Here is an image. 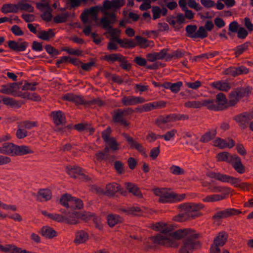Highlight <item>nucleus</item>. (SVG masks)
<instances>
[{
	"label": "nucleus",
	"instance_id": "4468645a",
	"mask_svg": "<svg viewBox=\"0 0 253 253\" xmlns=\"http://www.w3.org/2000/svg\"><path fill=\"white\" fill-rule=\"evenodd\" d=\"M121 101L124 106H127L143 103L145 101V99L143 97L139 96H124L122 98Z\"/></svg>",
	"mask_w": 253,
	"mask_h": 253
},
{
	"label": "nucleus",
	"instance_id": "de8ad7c7",
	"mask_svg": "<svg viewBox=\"0 0 253 253\" xmlns=\"http://www.w3.org/2000/svg\"><path fill=\"white\" fill-rule=\"evenodd\" d=\"M224 196L215 194L207 196L205 198L203 199V201L205 202H213L221 200L224 199Z\"/></svg>",
	"mask_w": 253,
	"mask_h": 253
},
{
	"label": "nucleus",
	"instance_id": "79ce46f5",
	"mask_svg": "<svg viewBox=\"0 0 253 253\" xmlns=\"http://www.w3.org/2000/svg\"><path fill=\"white\" fill-rule=\"evenodd\" d=\"M170 172L173 175H184L185 173V170L178 166L172 165L169 168Z\"/></svg>",
	"mask_w": 253,
	"mask_h": 253
},
{
	"label": "nucleus",
	"instance_id": "58836bf2",
	"mask_svg": "<svg viewBox=\"0 0 253 253\" xmlns=\"http://www.w3.org/2000/svg\"><path fill=\"white\" fill-rule=\"evenodd\" d=\"M211 85L219 90L224 91H228L230 88V85L228 83L220 81L213 82Z\"/></svg>",
	"mask_w": 253,
	"mask_h": 253
},
{
	"label": "nucleus",
	"instance_id": "c85d7f7f",
	"mask_svg": "<svg viewBox=\"0 0 253 253\" xmlns=\"http://www.w3.org/2000/svg\"><path fill=\"white\" fill-rule=\"evenodd\" d=\"M125 185L126 188L128 190L129 192L138 197H142V194L136 184L131 182H126L125 183Z\"/></svg>",
	"mask_w": 253,
	"mask_h": 253
},
{
	"label": "nucleus",
	"instance_id": "f704fd0d",
	"mask_svg": "<svg viewBox=\"0 0 253 253\" xmlns=\"http://www.w3.org/2000/svg\"><path fill=\"white\" fill-rule=\"evenodd\" d=\"M28 0H21L17 4L18 11L20 10L26 11L29 12H34V7L32 6L31 4L26 2Z\"/></svg>",
	"mask_w": 253,
	"mask_h": 253
},
{
	"label": "nucleus",
	"instance_id": "3c124183",
	"mask_svg": "<svg viewBox=\"0 0 253 253\" xmlns=\"http://www.w3.org/2000/svg\"><path fill=\"white\" fill-rule=\"evenodd\" d=\"M106 143L109 148L114 152L119 149V144L114 137H111L110 139Z\"/></svg>",
	"mask_w": 253,
	"mask_h": 253
},
{
	"label": "nucleus",
	"instance_id": "864d4df0",
	"mask_svg": "<svg viewBox=\"0 0 253 253\" xmlns=\"http://www.w3.org/2000/svg\"><path fill=\"white\" fill-rule=\"evenodd\" d=\"M177 132V131L176 129H172L169 131H167L166 134L164 135H161V138H163L165 141H169L175 137Z\"/></svg>",
	"mask_w": 253,
	"mask_h": 253
},
{
	"label": "nucleus",
	"instance_id": "680f3d73",
	"mask_svg": "<svg viewBox=\"0 0 253 253\" xmlns=\"http://www.w3.org/2000/svg\"><path fill=\"white\" fill-rule=\"evenodd\" d=\"M169 51V48H164L162 49L159 52H153L155 57L157 60H162L165 58L167 55V52Z\"/></svg>",
	"mask_w": 253,
	"mask_h": 253
},
{
	"label": "nucleus",
	"instance_id": "0eeeda50",
	"mask_svg": "<svg viewBox=\"0 0 253 253\" xmlns=\"http://www.w3.org/2000/svg\"><path fill=\"white\" fill-rule=\"evenodd\" d=\"M253 119V111L246 112L235 116L233 119L237 123H239V126L242 129L247 127V124Z\"/></svg>",
	"mask_w": 253,
	"mask_h": 253
},
{
	"label": "nucleus",
	"instance_id": "2f4dec72",
	"mask_svg": "<svg viewBox=\"0 0 253 253\" xmlns=\"http://www.w3.org/2000/svg\"><path fill=\"white\" fill-rule=\"evenodd\" d=\"M17 85L18 84L17 83L2 85L0 89V92L6 94H12Z\"/></svg>",
	"mask_w": 253,
	"mask_h": 253
},
{
	"label": "nucleus",
	"instance_id": "5701e85b",
	"mask_svg": "<svg viewBox=\"0 0 253 253\" xmlns=\"http://www.w3.org/2000/svg\"><path fill=\"white\" fill-rule=\"evenodd\" d=\"M202 106H205L211 110H222L223 108L216 103L214 99H206L201 100Z\"/></svg>",
	"mask_w": 253,
	"mask_h": 253
},
{
	"label": "nucleus",
	"instance_id": "8fccbe9b",
	"mask_svg": "<svg viewBox=\"0 0 253 253\" xmlns=\"http://www.w3.org/2000/svg\"><path fill=\"white\" fill-rule=\"evenodd\" d=\"M216 103L222 107L223 105L226 104L227 102V100L226 96L223 93L220 92L216 95V99H214Z\"/></svg>",
	"mask_w": 253,
	"mask_h": 253
},
{
	"label": "nucleus",
	"instance_id": "9b49d317",
	"mask_svg": "<svg viewBox=\"0 0 253 253\" xmlns=\"http://www.w3.org/2000/svg\"><path fill=\"white\" fill-rule=\"evenodd\" d=\"M173 122L171 114L167 115H160L155 121V124L160 128L165 130L170 127L168 125Z\"/></svg>",
	"mask_w": 253,
	"mask_h": 253
},
{
	"label": "nucleus",
	"instance_id": "09e8293b",
	"mask_svg": "<svg viewBox=\"0 0 253 253\" xmlns=\"http://www.w3.org/2000/svg\"><path fill=\"white\" fill-rule=\"evenodd\" d=\"M137 45V43L132 39H125L123 40L121 46L125 48H132Z\"/></svg>",
	"mask_w": 253,
	"mask_h": 253
},
{
	"label": "nucleus",
	"instance_id": "69168bd1",
	"mask_svg": "<svg viewBox=\"0 0 253 253\" xmlns=\"http://www.w3.org/2000/svg\"><path fill=\"white\" fill-rule=\"evenodd\" d=\"M225 75H230L233 77H236L238 76L237 67H231L226 69L224 71Z\"/></svg>",
	"mask_w": 253,
	"mask_h": 253
},
{
	"label": "nucleus",
	"instance_id": "e433bc0d",
	"mask_svg": "<svg viewBox=\"0 0 253 253\" xmlns=\"http://www.w3.org/2000/svg\"><path fill=\"white\" fill-rule=\"evenodd\" d=\"M135 38L137 42V45L142 48H146L153 45V41H148L141 36H136Z\"/></svg>",
	"mask_w": 253,
	"mask_h": 253
},
{
	"label": "nucleus",
	"instance_id": "b1692460",
	"mask_svg": "<svg viewBox=\"0 0 253 253\" xmlns=\"http://www.w3.org/2000/svg\"><path fill=\"white\" fill-rule=\"evenodd\" d=\"M40 233L43 237L50 239L57 236L56 231L52 227L48 226L42 227L40 231Z\"/></svg>",
	"mask_w": 253,
	"mask_h": 253
},
{
	"label": "nucleus",
	"instance_id": "37998d69",
	"mask_svg": "<svg viewBox=\"0 0 253 253\" xmlns=\"http://www.w3.org/2000/svg\"><path fill=\"white\" fill-rule=\"evenodd\" d=\"M250 44L249 42H247L237 46L236 49H234L235 57H238L240 55L246 51L248 49Z\"/></svg>",
	"mask_w": 253,
	"mask_h": 253
},
{
	"label": "nucleus",
	"instance_id": "4c0bfd02",
	"mask_svg": "<svg viewBox=\"0 0 253 253\" xmlns=\"http://www.w3.org/2000/svg\"><path fill=\"white\" fill-rule=\"evenodd\" d=\"M55 36V33L52 29H49L48 31H41L39 33L38 38L44 41H49L51 38Z\"/></svg>",
	"mask_w": 253,
	"mask_h": 253
},
{
	"label": "nucleus",
	"instance_id": "aec40b11",
	"mask_svg": "<svg viewBox=\"0 0 253 253\" xmlns=\"http://www.w3.org/2000/svg\"><path fill=\"white\" fill-rule=\"evenodd\" d=\"M64 100L71 101L77 104H87L86 101L82 96H79L73 93H67L62 97Z\"/></svg>",
	"mask_w": 253,
	"mask_h": 253
},
{
	"label": "nucleus",
	"instance_id": "4be33fe9",
	"mask_svg": "<svg viewBox=\"0 0 253 253\" xmlns=\"http://www.w3.org/2000/svg\"><path fill=\"white\" fill-rule=\"evenodd\" d=\"M89 238L88 234L84 230H79L76 232L74 243L76 244L85 243Z\"/></svg>",
	"mask_w": 253,
	"mask_h": 253
},
{
	"label": "nucleus",
	"instance_id": "f03ea898",
	"mask_svg": "<svg viewBox=\"0 0 253 253\" xmlns=\"http://www.w3.org/2000/svg\"><path fill=\"white\" fill-rule=\"evenodd\" d=\"M200 237V235L197 234L195 230L186 235L178 253H192L194 250L201 248L202 244L198 240Z\"/></svg>",
	"mask_w": 253,
	"mask_h": 253
},
{
	"label": "nucleus",
	"instance_id": "7c9ffc66",
	"mask_svg": "<svg viewBox=\"0 0 253 253\" xmlns=\"http://www.w3.org/2000/svg\"><path fill=\"white\" fill-rule=\"evenodd\" d=\"M134 112V110L131 108H127L126 109H118L115 112L112 117L116 118H123L131 114Z\"/></svg>",
	"mask_w": 253,
	"mask_h": 253
},
{
	"label": "nucleus",
	"instance_id": "49530a36",
	"mask_svg": "<svg viewBox=\"0 0 253 253\" xmlns=\"http://www.w3.org/2000/svg\"><path fill=\"white\" fill-rule=\"evenodd\" d=\"M120 210L127 214L133 215H136V213L140 212L141 211L140 208L138 207H127L126 208H122Z\"/></svg>",
	"mask_w": 253,
	"mask_h": 253
},
{
	"label": "nucleus",
	"instance_id": "f3484780",
	"mask_svg": "<svg viewBox=\"0 0 253 253\" xmlns=\"http://www.w3.org/2000/svg\"><path fill=\"white\" fill-rule=\"evenodd\" d=\"M231 162L230 164L238 173L243 174L245 172V167L242 163L241 159L238 156L234 154V156L232 158V161L231 160Z\"/></svg>",
	"mask_w": 253,
	"mask_h": 253
},
{
	"label": "nucleus",
	"instance_id": "1a4fd4ad",
	"mask_svg": "<svg viewBox=\"0 0 253 253\" xmlns=\"http://www.w3.org/2000/svg\"><path fill=\"white\" fill-rule=\"evenodd\" d=\"M185 198L184 194L178 195L174 193L165 192L161 198H159V202L160 203H172L179 202Z\"/></svg>",
	"mask_w": 253,
	"mask_h": 253
},
{
	"label": "nucleus",
	"instance_id": "bb28decb",
	"mask_svg": "<svg viewBox=\"0 0 253 253\" xmlns=\"http://www.w3.org/2000/svg\"><path fill=\"white\" fill-rule=\"evenodd\" d=\"M182 82H177L175 83L170 82H167L162 84V86L166 89H169L173 93H177L179 90L180 87L182 85Z\"/></svg>",
	"mask_w": 253,
	"mask_h": 253
},
{
	"label": "nucleus",
	"instance_id": "052dcab7",
	"mask_svg": "<svg viewBox=\"0 0 253 253\" xmlns=\"http://www.w3.org/2000/svg\"><path fill=\"white\" fill-rule=\"evenodd\" d=\"M186 107L192 108H200L202 107L201 101H188L185 103Z\"/></svg>",
	"mask_w": 253,
	"mask_h": 253
},
{
	"label": "nucleus",
	"instance_id": "a18cd8bd",
	"mask_svg": "<svg viewBox=\"0 0 253 253\" xmlns=\"http://www.w3.org/2000/svg\"><path fill=\"white\" fill-rule=\"evenodd\" d=\"M197 27L195 25H188L185 28L186 36L191 38L195 39L194 36L196 34Z\"/></svg>",
	"mask_w": 253,
	"mask_h": 253
},
{
	"label": "nucleus",
	"instance_id": "c756f323",
	"mask_svg": "<svg viewBox=\"0 0 253 253\" xmlns=\"http://www.w3.org/2000/svg\"><path fill=\"white\" fill-rule=\"evenodd\" d=\"M66 171L68 174L74 178H76V175H80L83 169L78 166H71L70 165L66 167Z\"/></svg>",
	"mask_w": 253,
	"mask_h": 253
},
{
	"label": "nucleus",
	"instance_id": "423d86ee",
	"mask_svg": "<svg viewBox=\"0 0 253 253\" xmlns=\"http://www.w3.org/2000/svg\"><path fill=\"white\" fill-rule=\"evenodd\" d=\"M82 219L84 220H87L88 218L86 215L82 214L77 211H71L68 210L67 215H64V223L70 225H75L78 224L79 219Z\"/></svg>",
	"mask_w": 253,
	"mask_h": 253
},
{
	"label": "nucleus",
	"instance_id": "e2e57ef3",
	"mask_svg": "<svg viewBox=\"0 0 253 253\" xmlns=\"http://www.w3.org/2000/svg\"><path fill=\"white\" fill-rule=\"evenodd\" d=\"M114 168L119 174L125 172L124 164L120 161H117L114 163Z\"/></svg>",
	"mask_w": 253,
	"mask_h": 253
},
{
	"label": "nucleus",
	"instance_id": "ddd939ff",
	"mask_svg": "<svg viewBox=\"0 0 253 253\" xmlns=\"http://www.w3.org/2000/svg\"><path fill=\"white\" fill-rule=\"evenodd\" d=\"M120 192L122 194H125L126 192L117 183L112 182L106 185L105 193L108 196H114L116 193Z\"/></svg>",
	"mask_w": 253,
	"mask_h": 253
},
{
	"label": "nucleus",
	"instance_id": "72a5a7b5",
	"mask_svg": "<svg viewBox=\"0 0 253 253\" xmlns=\"http://www.w3.org/2000/svg\"><path fill=\"white\" fill-rule=\"evenodd\" d=\"M1 97L3 103L6 106H9L11 107H15L17 108H20L21 106V102L19 101H16L12 98L2 96H1Z\"/></svg>",
	"mask_w": 253,
	"mask_h": 253
},
{
	"label": "nucleus",
	"instance_id": "393cba45",
	"mask_svg": "<svg viewBox=\"0 0 253 253\" xmlns=\"http://www.w3.org/2000/svg\"><path fill=\"white\" fill-rule=\"evenodd\" d=\"M228 235L225 232H220L218 233L213 240L212 244L219 247L223 246L227 241Z\"/></svg>",
	"mask_w": 253,
	"mask_h": 253
},
{
	"label": "nucleus",
	"instance_id": "a19ab883",
	"mask_svg": "<svg viewBox=\"0 0 253 253\" xmlns=\"http://www.w3.org/2000/svg\"><path fill=\"white\" fill-rule=\"evenodd\" d=\"M32 153H33V151L29 146L16 145V156H22Z\"/></svg>",
	"mask_w": 253,
	"mask_h": 253
},
{
	"label": "nucleus",
	"instance_id": "4d7b16f0",
	"mask_svg": "<svg viewBox=\"0 0 253 253\" xmlns=\"http://www.w3.org/2000/svg\"><path fill=\"white\" fill-rule=\"evenodd\" d=\"M119 62H120V67L126 71H129L131 68V65L128 63L127 60L126 59V57L122 55V57Z\"/></svg>",
	"mask_w": 253,
	"mask_h": 253
},
{
	"label": "nucleus",
	"instance_id": "39448f33",
	"mask_svg": "<svg viewBox=\"0 0 253 253\" xmlns=\"http://www.w3.org/2000/svg\"><path fill=\"white\" fill-rule=\"evenodd\" d=\"M207 176L212 178H214L222 182H228L233 185L236 187H238L241 179L228 175L223 174L218 172L212 171L207 173Z\"/></svg>",
	"mask_w": 253,
	"mask_h": 253
},
{
	"label": "nucleus",
	"instance_id": "f257e3e1",
	"mask_svg": "<svg viewBox=\"0 0 253 253\" xmlns=\"http://www.w3.org/2000/svg\"><path fill=\"white\" fill-rule=\"evenodd\" d=\"M172 230L173 227L171 225L165 224V227H163L162 233L151 236L150 239L155 246H163L166 247L177 248L178 245L176 240L181 239L194 231L191 229H179L176 231Z\"/></svg>",
	"mask_w": 253,
	"mask_h": 253
},
{
	"label": "nucleus",
	"instance_id": "c03bdc74",
	"mask_svg": "<svg viewBox=\"0 0 253 253\" xmlns=\"http://www.w3.org/2000/svg\"><path fill=\"white\" fill-rule=\"evenodd\" d=\"M122 55L120 53H113L105 55L103 57V59L108 62L114 63L116 61H119L121 59V57H122Z\"/></svg>",
	"mask_w": 253,
	"mask_h": 253
},
{
	"label": "nucleus",
	"instance_id": "6e6552de",
	"mask_svg": "<svg viewBox=\"0 0 253 253\" xmlns=\"http://www.w3.org/2000/svg\"><path fill=\"white\" fill-rule=\"evenodd\" d=\"M99 10H100V7L98 6H93L89 9H85L82 13L80 16L83 23H86L88 22V17L89 15L92 20L97 22L98 20L97 13Z\"/></svg>",
	"mask_w": 253,
	"mask_h": 253
},
{
	"label": "nucleus",
	"instance_id": "774afa93",
	"mask_svg": "<svg viewBox=\"0 0 253 253\" xmlns=\"http://www.w3.org/2000/svg\"><path fill=\"white\" fill-rule=\"evenodd\" d=\"M173 220L178 222H184L187 221V211L179 214L173 217Z\"/></svg>",
	"mask_w": 253,
	"mask_h": 253
},
{
	"label": "nucleus",
	"instance_id": "c9c22d12",
	"mask_svg": "<svg viewBox=\"0 0 253 253\" xmlns=\"http://www.w3.org/2000/svg\"><path fill=\"white\" fill-rule=\"evenodd\" d=\"M1 11L2 13L6 14L8 13H17L18 12L17 5L11 3L4 4Z\"/></svg>",
	"mask_w": 253,
	"mask_h": 253
},
{
	"label": "nucleus",
	"instance_id": "603ef678",
	"mask_svg": "<svg viewBox=\"0 0 253 253\" xmlns=\"http://www.w3.org/2000/svg\"><path fill=\"white\" fill-rule=\"evenodd\" d=\"M18 247L14 245L8 244L5 246L0 245V251L7 253L11 251L10 253H16Z\"/></svg>",
	"mask_w": 253,
	"mask_h": 253
},
{
	"label": "nucleus",
	"instance_id": "20e7f679",
	"mask_svg": "<svg viewBox=\"0 0 253 253\" xmlns=\"http://www.w3.org/2000/svg\"><path fill=\"white\" fill-rule=\"evenodd\" d=\"M60 203L67 208L72 209H81L83 207V201L78 198L72 197L70 194H65L60 199Z\"/></svg>",
	"mask_w": 253,
	"mask_h": 253
},
{
	"label": "nucleus",
	"instance_id": "473e14b6",
	"mask_svg": "<svg viewBox=\"0 0 253 253\" xmlns=\"http://www.w3.org/2000/svg\"><path fill=\"white\" fill-rule=\"evenodd\" d=\"M234 156V155L230 154L227 152H222L218 153L216 155V158L217 161L218 162H226L227 163L230 164L231 159Z\"/></svg>",
	"mask_w": 253,
	"mask_h": 253
},
{
	"label": "nucleus",
	"instance_id": "7ed1b4c3",
	"mask_svg": "<svg viewBox=\"0 0 253 253\" xmlns=\"http://www.w3.org/2000/svg\"><path fill=\"white\" fill-rule=\"evenodd\" d=\"M252 88L250 86L239 87L232 90L229 94V106H235L244 97L248 96L251 93Z\"/></svg>",
	"mask_w": 253,
	"mask_h": 253
},
{
	"label": "nucleus",
	"instance_id": "a211bd4d",
	"mask_svg": "<svg viewBox=\"0 0 253 253\" xmlns=\"http://www.w3.org/2000/svg\"><path fill=\"white\" fill-rule=\"evenodd\" d=\"M122 135L126 139L131 148L135 149L142 154L145 153V150L141 144L137 142L132 137L127 133H122Z\"/></svg>",
	"mask_w": 253,
	"mask_h": 253
},
{
	"label": "nucleus",
	"instance_id": "338daca9",
	"mask_svg": "<svg viewBox=\"0 0 253 253\" xmlns=\"http://www.w3.org/2000/svg\"><path fill=\"white\" fill-rule=\"evenodd\" d=\"M152 12L153 13V18L154 20H156L160 17L161 14V9L159 6H152Z\"/></svg>",
	"mask_w": 253,
	"mask_h": 253
},
{
	"label": "nucleus",
	"instance_id": "f8f14e48",
	"mask_svg": "<svg viewBox=\"0 0 253 253\" xmlns=\"http://www.w3.org/2000/svg\"><path fill=\"white\" fill-rule=\"evenodd\" d=\"M204 208V206L203 204L195 203H185L179 205L178 207V209L180 210L193 212L198 211Z\"/></svg>",
	"mask_w": 253,
	"mask_h": 253
},
{
	"label": "nucleus",
	"instance_id": "9d476101",
	"mask_svg": "<svg viewBox=\"0 0 253 253\" xmlns=\"http://www.w3.org/2000/svg\"><path fill=\"white\" fill-rule=\"evenodd\" d=\"M241 213V211L235 210V209H227L225 210L220 211L215 213L212 216V219L215 221L218 222L221 219L228 218Z\"/></svg>",
	"mask_w": 253,
	"mask_h": 253
},
{
	"label": "nucleus",
	"instance_id": "0e129e2a",
	"mask_svg": "<svg viewBox=\"0 0 253 253\" xmlns=\"http://www.w3.org/2000/svg\"><path fill=\"white\" fill-rule=\"evenodd\" d=\"M48 217L58 222H64V215L59 214H48Z\"/></svg>",
	"mask_w": 253,
	"mask_h": 253
},
{
	"label": "nucleus",
	"instance_id": "412c9836",
	"mask_svg": "<svg viewBox=\"0 0 253 253\" xmlns=\"http://www.w3.org/2000/svg\"><path fill=\"white\" fill-rule=\"evenodd\" d=\"M53 120L56 125H64L66 123L65 114L61 111H55L51 112Z\"/></svg>",
	"mask_w": 253,
	"mask_h": 253
},
{
	"label": "nucleus",
	"instance_id": "6e6d98bb",
	"mask_svg": "<svg viewBox=\"0 0 253 253\" xmlns=\"http://www.w3.org/2000/svg\"><path fill=\"white\" fill-rule=\"evenodd\" d=\"M208 36V34L205 30V28L203 26H200L199 27L198 30L196 31L194 37L195 39L198 38L202 39L207 37Z\"/></svg>",
	"mask_w": 253,
	"mask_h": 253
},
{
	"label": "nucleus",
	"instance_id": "5fc2aeb1",
	"mask_svg": "<svg viewBox=\"0 0 253 253\" xmlns=\"http://www.w3.org/2000/svg\"><path fill=\"white\" fill-rule=\"evenodd\" d=\"M69 17L68 13L57 15L53 18V22L55 23H62L66 22Z\"/></svg>",
	"mask_w": 253,
	"mask_h": 253
},
{
	"label": "nucleus",
	"instance_id": "cd10ccee",
	"mask_svg": "<svg viewBox=\"0 0 253 253\" xmlns=\"http://www.w3.org/2000/svg\"><path fill=\"white\" fill-rule=\"evenodd\" d=\"M123 221V218L118 214H110L107 216V222L110 227H113Z\"/></svg>",
	"mask_w": 253,
	"mask_h": 253
},
{
	"label": "nucleus",
	"instance_id": "bf43d9fd",
	"mask_svg": "<svg viewBox=\"0 0 253 253\" xmlns=\"http://www.w3.org/2000/svg\"><path fill=\"white\" fill-rule=\"evenodd\" d=\"M158 105L157 102L146 103L142 105V109L144 112L149 111L153 109L158 108Z\"/></svg>",
	"mask_w": 253,
	"mask_h": 253
},
{
	"label": "nucleus",
	"instance_id": "a878e982",
	"mask_svg": "<svg viewBox=\"0 0 253 253\" xmlns=\"http://www.w3.org/2000/svg\"><path fill=\"white\" fill-rule=\"evenodd\" d=\"M38 198H41L40 201H48L52 198V193L50 189H40L37 193Z\"/></svg>",
	"mask_w": 253,
	"mask_h": 253
},
{
	"label": "nucleus",
	"instance_id": "ea45409f",
	"mask_svg": "<svg viewBox=\"0 0 253 253\" xmlns=\"http://www.w3.org/2000/svg\"><path fill=\"white\" fill-rule=\"evenodd\" d=\"M216 134V129H213L209 131L203 135L200 139V141L206 143L213 139Z\"/></svg>",
	"mask_w": 253,
	"mask_h": 253
},
{
	"label": "nucleus",
	"instance_id": "2eb2a0df",
	"mask_svg": "<svg viewBox=\"0 0 253 253\" xmlns=\"http://www.w3.org/2000/svg\"><path fill=\"white\" fill-rule=\"evenodd\" d=\"M16 145L6 142L0 147V153L10 156H16Z\"/></svg>",
	"mask_w": 253,
	"mask_h": 253
},
{
	"label": "nucleus",
	"instance_id": "6ab92c4d",
	"mask_svg": "<svg viewBox=\"0 0 253 253\" xmlns=\"http://www.w3.org/2000/svg\"><path fill=\"white\" fill-rule=\"evenodd\" d=\"M29 43L26 42H23L21 43L16 42L15 41H9L8 42V47L16 52L25 51Z\"/></svg>",
	"mask_w": 253,
	"mask_h": 253
},
{
	"label": "nucleus",
	"instance_id": "dca6fc26",
	"mask_svg": "<svg viewBox=\"0 0 253 253\" xmlns=\"http://www.w3.org/2000/svg\"><path fill=\"white\" fill-rule=\"evenodd\" d=\"M100 23L102 25L103 28L105 29L109 30L107 32L111 36L113 37L116 35H120L121 31L117 28H113L110 25L111 21L106 17H103L100 19Z\"/></svg>",
	"mask_w": 253,
	"mask_h": 253
},
{
	"label": "nucleus",
	"instance_id": "13d9d810",
	"mask_svg": "<svg viewBox=\"0 0 253 253\" xmlns=\"http://www.w3.org/2000/svg\"><path fill=\"white\" fill-rule=\"evenodd\" d=\"M46 51L52 57L56 56L59 54L60 52L50 44L45 46Z\"/></svg>",
	"mask_w": 253,
	"mask_h": 253
}]
</instances>
